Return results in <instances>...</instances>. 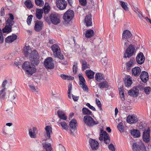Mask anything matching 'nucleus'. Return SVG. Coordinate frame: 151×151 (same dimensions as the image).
Segmentation results:
<instances>
[{"instance_id":"obj_1","label":"nucleus","mask_w":151,"mask_h":151,"mask_svg":"<svg viewBox=\"0 0 151 151\" xmlns=\"http://www.w3.org/2000/svg\"><path fill=\"white\" fill-rule=\"evenodd\" d=\"M32 64L31 62L26 61L23 64L22 66V69L25 70L30 75H32L36 71V68L31 66Z\"/></svg>"},{"instance_id":"obj_2","label":"nucleus","mask_w":151,"mask_h":151,"mask_svg":"<svg viewBox=\"0 0 151 151\" xmlns=\"http://www.w3.org/2000/svg\"><path fill=\"white\" fill-rule=\"evenodd\" d=\"M29 59L34 66L37 65L40 62L39 55L36 50H34L31 52L29 56Z\"/></svg>"},{"instance_id":"obj_3","label":"nucleus","mask_w":151,"mask_h":151,"mask_svg":"<svg viewBox=\"0 0 151 151\" xmlns=\"http://www.w3.org/2000/svg\"><path fill=\"white\" fill-rule=\"evenodd\" d=\"M51 49L55 57L61 60L63 59V55L61 53L60 48L58 45L56 44L53 45L51 46Z\"/></svg>"},{"instance_id":"obj_4","label":"nucleus","mask_w":151,"mask_h":151,"mask_svg":"<svg viewBox=\"0 0 151 151\" xmlns=\"http://www.w3.org/2000/svg\"><path fill=\"white\" fill-rule=\"evenodd\" d=\"M74 16V11L70 9L67 10L63 14V18L67 23L70 21Z\"/></svg>"},{"instance_id":"obj_5","label":"nucleus","mask_w":151,"mask_h":151,"mask_svg":"<svg viewBox=\"0 0 151 151\" xmlns=\"http://www.w3.org/2000/svg\"><path fill=\"white\" fill-rule=\"evenodd\" d=\"M99 139L101 141L103 140L104 142L106 144H109L110 142V139L108 134L106 131H104L103 130H101V134Z\"/></svg>"},{"instance_id":"obj_6","label":"nucleus","mask_w":151,"mask_h":151,"mask_svg":"<svg viewBox=\"0 0 151 151\" xmlns=\"http://www.w3.org/2000/svg\"><path fill=\"white\" fill-rule=\"evenodd\" d=\"M135 52L136 50L135 47L132 44H130L126 49L124 53V57L125 58H129L134 55Z\"/></svg>"},{"instance_id":"obj_7","label":"nucleus","mask_w":151,"mask_h":151,"mask_svg":"<svg viewBox=\"0 0 151 151\" xmlns=\"http://www.w3.org/2000/svg\"><path fill=\"white\" fill-rule=\"evenodd\" d=\"M45 68L48 69H51L54 68V64L52 58L49 57L45 60L43 63Z\"/></svg>"},{"instance_id":"obj_8","label":"nucleus","mask_w":151,"mask_h":151,"mask_svg":"<svg viewBox=\"0 0 151 151\" xmlns=\"http://www.w3.org/2000/svg\"><path fill=\"white\" fill-rule=\"evenodd\" d=\"M49 18L50 22L54 25H57L60 22V16L56 13L51 14L49 16Z\"/></svg>"},{"instance_id":"obj_9","label":"nucleus","mask_w":151,"mask_h":151,"mask_svg":"<svg viewBox=\"0 0 151 151\" xmlns=\"http://www.w3.org/2000/svg\"><path fill=\"white\" fill-rule=\"evenodd\" d=\"M83 120L85 123L89 126H92L97 124L93 119L89 115H86L83 117Z\"/></svg>"},{"instance_id":"obj_10","label":"nucleus","mask_w":151,"mask_h":151,"mask_svg":"<svg viewBox=\"0 0 151 151\" xmlns=\"http://www.w3.org/2000/svg\"><path fill=\"white\" fill-rule=\"evenodd\" d=\"M132 35L129 30L126 29L123 32L122 38V42H123L124 40L129 42L132 40Z\"/></svg>"},{"instance_id":"obj_11","label":"nucleus","mask_w":151,"mask_h":151,"mask_svg":"<svg viewBox=\"0 0 151 151\" xmlns=\"http://www.w3.org/2000/svg\"><path fill=\"white\" fill-rule=\"evenodd\" d=\"M150 129L149 127L147 130H145L143 132L142 135L143 139L146 143H149L150 140Z\"/></svg>"},{"instance_id":"obj_12","label":"nucleus","mask_w":151,"mask_h":151,"mask_svg":"<svg viewBox=\"0 0 151 151\" xmlns=\"http://www.w3.org/2000/svg\"><path fill=\"white\" fill-rule=\"evenodd\" d=\"M89 143L92 150L94 151H96L99 147L98 142L95 139L90 138Z\"/></svg>"},{"instance_id":"obj_13","label":"nucleus","mask_w":151,"mask_h":151,"mask_svg":"<svg viewBox=\"0 0 151 151\" xmlns=\"http://www.w3.org/2000/svg\"><path fill=\"white\" fill-rule=\"evenodd\" d=\"M56 5L60 10L64 9L67 6V2L65 0H56Z\"/></svg>"},{"instance_id":"obj_14","label":"nucleus","mask_w":151,"mask_h":151,"mask_svg":"<svg viewBox=\"0 0 151 151\" xmlns=\"http://www.w3.org/2000/svg\"><path fill=\"white\" fill-rule=\"evenodd\" d=\"M43 25L42 22L37 20L35 22L34 29L36 32H40L42 29Z\"/></svg>"},{"instance_id":"obj_15","label":"nucleus","mask_w":151,"mask_h":151,"mask_svg":"<svg viewBox=\"0 0 151 151\" xmlns=\"http://www.w3.org/2000/svg\"><path fill=\"white\" fill-rule=\"evenodd\" d=\"M6 25L2 29L3 32L4 33H9L12 31V26L14 24L6 22Z\"/></svg>"},{"instance_id":"obj_16","label":"nucleus","mask_w":151,"mask_h":151,"mask_svg":"<svg viewBox=\"0 0 151 151\" xmlns=\"http://www.w3.org/2000/svg\"><path fill=\"white\" fill-rule=\"evenodd\" d=\"M145 148V147L144 145L142 146L140 145L136 142H134L132 144V149L133 151H140L141 150Z\"/></svg>"},{"instance_id":"obj_17","label":"nucleus","mask_w":151,"mask_h":151,"mask_svg":"<svg viewBox=\"0 0 151 151\" xmlns=\"http://www.w3.org/2000/svg\"><path fill=\"white\" fill-rule=\"evenodd\" d=\"M145 59V57L143 53L142 52L139 53L136 57L137 62L140 65L144 63Z\"/></svg>"},{"instance_id":"obj_18","label":"nucleus","mask_w":151,"mask_h":151,"mask_svg":"<svg viewBox=\"0 0 151 151\" xmlns=\"http://www.w3.org/2000/svg\"><path fill=\"white\" fill-rule=\"evenodd\" d=\"M138 119L134 115H129L127 118V122L130 124L135 123L137 122Z\"/></svg>"},{"instance_id":"obj_19","label":"nucleus","mask_w":151,"mask_h":151,"mask_svg":"<svg viewBox=\"0 0 151 151\" xmlns=\"http://www.w3.org/2000/svg\"><path fill=\"white\" fill-rule=\"evenodd\" d=\"M149 76L147 72L145 71H142L140 75V78L141 81L145 83H146L149 79Z\"/></svg>"},{"instance_id":"obj_20","label":"nucleus","mask_w":151,"mask_h":151,"mask_svg":"<svg viewBox=\"0 0 151 151\" xmlns=\"http://www.w3.org/2000/svg\"><path fill=\"white\" fill-rule=\"evenodd\" d=\"M92 16L91 14L87 15L84 19L85 22L87 27H89L92 25Z\"/></svg>"},{"instance_id":"obj_21","label":"nucleus","mask_w":151,"mask_h":151,"mask_svg":"<svg viewBox=\"0 0 151 151\" xmlns=\"http://www.w3.org/2000/svg\"><path fill=\"white\" fill-rule=\"evenodd\" d=\"M139 90L136 88L134 89H131L129 91L128 93L131 96L134 97H137L139 94Z\"/></svg>"},{"instance_id":"obj_22","label":"nucleus","mask_w":151,"mask_h":151,"mask_svg":"<svg viewBox=\"0 0 151 151\" xmlns=\"http://www.w3.org/2000/svg\"><path fill=\"white\" fill-rule=\"evenodd\" d=\"M141 71V69L139 67H135L132 70V75L135 77H137L139 75Z\"/></svg>"},{"instance_id":"obj_23","label":"nucleus","mask_w":151,"mask_h":151,"mask_svg":"<svg viewBox=\"0 0 151 151\" xmlns=\"http://www.w3.org/2000/svg\"><path fill=\"white\" fill-rule=\"evenodd\" d=\"M17 38V35L13 34L12 35L9 36L7 37L5 39V42L9 43H11L16 40Z\"/></svg>"},{"instance_id":"obj_24","label":"nucleus","mask_w":151,"mask_h":151,"mask_svg":"<svg viewBox=\"0 0 151 151\" xmlns=\"http://www.w3.org/2000/svg\"><path fill=\"white\" fill-rule=\"evenodd\" d=\"M130 133L134 138H137L140 137V133L138 129H133L130 131Z\"/></svg>"},{"instance_id":"obj_25","label":"nucleus","mask_w":151,"mask_h":151,"mask_svg":"<svg viewBox=\"0 0 151 151\" xmlns=\"http://www.w3.org/2000/svg\"><path fill=\"white\" fill-rule=\"evenodd\" d=\"M77 122L75 119H72L69 123V125L71 128L74 131L76 129V126Z\"/></svg>"},{"instance_id":"obj_26","label":"nucleus","mask_w":151,"mask_h":151,"mask_svg":"<svg viewBox=\"0 0 151 151\" xmlns=\"http://www.w3.org/2000/svg\"><path fill=\"white\" fill-rule=\"evenodd\" d=\"M57 114L58 117L61 119L66 120L67 118L65 114L60 109H59L58 111Z\"/></svg>"},{"instance_id":"obj_27","label":"nucleus","mask_w":151,"mask_h":151,"mask_svg":"<svg viewBox=\"0 0 151 151\" xmlns=\"http://www.w3.org/2000/svg\"><path fill=\"white\" fill-rule=\"evenodd\" d=\"M98 84L99 88L101 89L104 88H108L109 86L108 82L106 81L101 82Z\"/></svg>"},{"instance_id":"obj_28","label":"nucleus","mask_w":151,"mask_h":151,"mask_svg":"<svg viewBox=\"0 0 151 151\" xmlns=\"http://www.w3.org/2000/svg\"><path fill=\"white\" fill-rule=\"evenodd\" d=\"M86 74L88 79H92L94 78L95 72L91 70H88L86 71Z\"/></svg>"},{"instance_id":"obj_29","label":"nucleus","mask_w":151,"mask_h":151,"mask_svg":"<svg viewBox=\"0 0 151 151\" xmlns=\"http://www.w3.org/2000/svg\"><path fill=\"white\" fill-rule=\"evenodd\" d=\"M43 13V10L41 9H37L35 14L36 16L39 19H40L42 17V14Z\"/></svg>"},{"instance_id":"obj_30","label":"nucleus","mask_w":151,"mask_h":151,"mask_svg":"<svg viewBox=\"0 0 151 151\" xmlns=\"http://www.w3.org/2000/svg\"><path fill=\"white\" fill-rule=\"evenodd\" d=\"M124 82L125 86L127 87L130 86L132 83L131 78L128 77L125 79Z\"/></svg>"},{"instance_id":"obj_31","label":"nucleus","mask_w":151,"mask_h":151,"mask_svg":"<svg viewBox=\"0 0 151 151\" xmlns=\"http://www.w3.org/2000/svg\"><path fill=\"white\" fill-rule=\"evenodd\" d=\"M94 34V32L93 30L88 29L86 31L85 36L87 38H90L93 36Z\"/></svg>"},{"instance_id":"obj_32","label":"nucleus","mask_w":151,"mask_h":151,"mask_svg":"<svg viewBox=\"0 0 151 151\" xmlns=\"http://www.w3.org/2000/svg\"><path fill=\"white\" fill-rule=\"evenodd\" d=\"M95 78L96 81H100L103 79H104V76L102 73H97L95 74Z\"/></svg>"},{"instance_id":"obj_33","label":"nucleus","mask_w":151,"mask_h":151,"mask_svg":"<svg viewBox=\"0 0 151 151\" xmlns=\"http://www.w3.org/2000/svg\"><path fill=\"white\" fill-rule=\"evenodd\" d=\"M46 132V135L48 138H50V134L52 133V128L49 126H46L45 128Z\"/></svg>"},{"instance_id":"obj_34","label":"nucleus","mask_w":151,"mask_h":151,"mask_svg":"<svg viewBox=\"0 0 151 151\" xmlns=\"http://www.w3.org/2000/svg\"><path fill=\"white\" fill-rule=\"evenodd\" d=\"M24 4L27 8L28 9H31L33 7V5L31 0H26L24 2Z\"/></svg>"},{"instance_id":"obj_35","label":"nucleus","mask_w":151,"mask_h":151,"mask_svg":"<svg viewBox=\"0 0 151 151\" xmlns=\"http://www.w3.org/2000/svg\"><path fill=\"white\" fill-rule=\"evenodd\" d=\"M43 146L46 150V151H51L52 148L50 144L48 142H46L43 144Z\"/></svg>"},{"instance_id":"obj_36","label":"nucleus","mask_w":151,"mask_h":151,"mask_svg":"<svg viewBox=\"0 0 151 151\" xmlns=\"http://www.w3.org/2000/svg\"><path fill=\"white\" fill-rule=\"evenodd\" d=\"M59 125H60L62 127L63 129H64L66 131L68 129V126L67 124L65 122H61L59 123Z\"/></svg>"},{"instance_id":"obj_37","label":"nucleus","mask_w":151,"mask_h":151,"mask_svg":"<svg viewBox=\"0 0 151 151\" xmlns=\"http://www.w3.org/2000/svg\"><path fill=\"white\" fill-rule=\"evenodd\" d=\"M120 5L122 7L125 11H128V8L127 6V3L124 1H119Z\"/></svg>"},{"instance_id":"obj_38","label":"nucleus","mask_w":151,"mask_h":151,"mask_svg":"<svg viewBox=\"0 0 151 151\" xmlns=\"http://www.w3.org/2000/svg\"><path fill=\"white\" fill-rule=\"evenodd\" d=\"M82 113L84 115H91L92 112L87 108L84 107L82 109Z\"/></svg>"},{"instance_id":"obj_39","label":"nucleus","mask_w":151,"mask_h":151,"mask_svg":"<svg viewBox=\"0 0 151 151\" xmlns=\"http://www.w3.org/2000/svg\"><path fill=\"white\" fill-rule=\"evenodd\" d=\"M9 17L7 20L6 22L14 24V18L13 15L12 14L9 13Z\"/></svg>"},{"instance_id":"obj_40","label":"nucleus","mask_w":151,"mask_h":151,"mask_svg":"<svg viewBox=\"0 0 151 151\" xmlns=\"http://www.w3.org/2000/svg\"><path fill=\"white\" fill-rule=\"evenodd\" d=\"M117 127L120 132H124V127L122 122H121L119 123L117 125Z\"/></svg>"},{"instance_id":"obj_41","label":"nucleus","mask_w":151,"mask_h":151,"mask_svg":"<svg viewBox=\"0 0 151 151\" xmlns=\"http://www.w3.org/2000/svg\"><path fill=\"white\" fill-rule=\"evenodd\" d=\"M79 84L80 85H81V84L83 83H85V80L82 73H80L79 74Z\"/></svg>"},{"instance_id":"obj_42","label":"nucleus","mask_w":151,"mask_h":151,"mask_svg":"<svg viewBox=\"0 0 151 151\" xmlns=\"http://www.w3.org/2000/svg\"><path fill=\"white\" fill-rule=\"evenodd\" d=\"M134 11L137 14L139 19H142V18L143 17V16L142 12H141L139 9L138 8H136L135 9Z\"/></svg>"},{"instance_id":"obj_43","label":"nucleus","mask_w":151,"mask_h":151,"mask_svg":"<svg viewBox=\"0 0 151 151\" xmlns=\"http://www.w3.org/2000/svg\"><path fill=\"white\" fill-rule=\"evenodd\" d=\"M46 4L45 5L44 7L43 8V12L45 14H47L50 10V7L48 4L46 6Z\"/></svg>"},{"instance_id":"obj_44","label":"nucleus","mask_w":151,"mask_h":151,"mask_svg":"<svg viewBox=\"0 0 151 151\" xmlns=\"http://www.w3.org/2000/svg\"><path fill=\"white\" fill-rule=\"evenodd\" d=\"M89 68V65L88 64L87 62L85 61H83L82 63V70H84L87 68Z\"/></svg>"},{"instance_id":"obj_45","label":"nucleus","mask_w":151,"mask_h":151,"mask_svg":"<svg viewBox=\"0 0 151 151\" xmlns=\"http://www.w3.org/2000/svg\"><path fill=\"white\" fill-rule=\"evenodd\" d=\"M29 135L31 138H35L36 137V134L35 132H32V129H29Z\"/></svg>"},{"instance_id":"obj_46","label":"nucleus","mask_w":151,"mask_h":151,"mask_svg":"<svg viewBox=\"0 0 151 151\" xmlns=\"http://www.w3.org/2000/svg\"><path fill=\"white\" fill-rule=\"evenodd\" d=\"M35 3L37 6L41 7L44 4V1L42 0H35Z\"/></svg>"},{"instance_id":"obj_47","label":"nucleus","mask_w":151,"mask_h":151,"mask_svg":"<svg viewBox=\"0 0 151 151\" xmlns=\"http://www.w3.org/2000/svg\"><path fill=\"white\" fill-rule=\"evenodd\" d=\"M72 85L71 83H70L68 86V97L69 98L71 99V90L72 89Z\"/></svg>"},{"instance_id":"obj_48","label":"nucleus","mask_w":151,"mask_h":151,"mask_svg":"<svg viewBox=\"0 0 151 151\" xmlns=\"http://www.w3.org/2000/svg\"><path fill=\"white\" fill-rule=\"evenodd\" d=\"M5 90L1 89L0 91V98L4 99L5 98L6 93L5 92Z\"/></svg>"},{"instance_id":"obj_49","label":"nucleus","mask_w":151,"mask_h":151,"mask_svg":"<svg viewBox=\"0 0 151 151\" xmlns=\"http://www.w3.org/2000/svg\"><path fill=\"white\" fill-rule=\"evenodd\" d=\"M77 69V63L76 62H75L74 63L73 65V72L74 74H76V73Z\"/></svg>"},{"instance_id":"obj_50","label":"nucleus","mask_w":151,"mask_h":151,"mask_svg":"<svg viewBox=\"0 0 151 151\" xmlns=\"http://www.w3.org/2000/svg\"><path fill=\"white\" fill-rule=\"evenodd\" d=\"M144 91L146 94H149L151 91V88L149 86L146 87L144 88Z\"/></svg>"},{"instance_id":"obj_51","label":"nucleus","mask_w":151,"mask_h":151,"mask_svg":"<svg viewBox=\"0 0 151 151\" xmlns=\"http://www.w3.org/2000/svg\"><path fill=\"white\" fill-rule=\"evenodd\" d=\"M96 104L98 106L100 110H101L102 109L101 108L102 105L100 101L98 99H96Z\"/></svg>"},{"instance_id":"obj_52","label":"nucleus","mask_w":151,"mask_h":151,"mask_svg":"<svg viewBox=\"0 0 151 151\" xmlns=\"http://www.w3.org/2000/svg\"><path fill=\"white\" fill-rule=\"evenodd\" d=\"M33 16L32 15H30L27 18V22L28 24L29 25L31 24V22L32 21Z\"/></svg>"},{"instance_id":"obj_53","label":"nucleus","mask_w":151,"mask_h":151,"mask_svg":"<svg viewBox=\"0 0 151 151\" xmlns=\"http://www.w3.org/2000/svg\"><path fill=\"white\" fill-rule=\"evenodd\" d=\"M101 61L102 64L104 65H105L108 62V60L106 57L102 58L101 60Z\"/></svg>"},{"instance_id":"obj_54","label":"nucleus","mask_w":151,"mask_h":151,"mask_svg":"<svg viewBox=\"0 0 151 151\" xmlns=\"http://www.w3.org/2000/svg\"><path fill=\"white\" fill-rule=\"evenodd\" d=\"M79 2L80 5L83 6H86L87 4L86 0H79Z\"/></svg>"},{"instance_id":"obj_55","label":"nucleus","mask_w":151,"mask_h":151,"mask_svg":"<svg viewBox=\"0 0 151 151\" xmlns=\"http://www.w3.org/2000/svg\"><path fill=\"white\" fill-rule=\"evenodd\" d=\"M81 87L83 88V90L87 92L88 91V88L87 86L85 84V83H83L81 84Z\"/></svg>"},{"instance_id":"obj_56","label":"nucleus","mask_w":151,"mask_h":151,"mask_svg":"<svg viewBox=\"0 0 151 151\" xmlns=\"http://www.w3.org/2000/svg\"><path fill=\"white\" fill-rule=\"evenodd\" d=\"M146 124L144 123L143 124V122H141L139 124V128L140 129H142L144 131L145 130V127L146 126Z\"/></svg>"},{"instance_id":"obj_57","label":"nucleus","mask_w":151,"mask_h":151,"mask_svg":"<svg viewBox=\"0 0 151 151\" xmlns=\"http://www.w3.org/2000/svg\"><path fill=\"white\" fill-rule=\"evenodd\" d=\"M108 148L111 151H115V148L113 144L112 143L110 144L109 145Z\"/></svg>"},{"instance_id":"obj_58","label":"nucleus","mask_w":151,"mask_h":151,"mask_svg":"<svg viewBox=\"0 0 151 151\" xmlns=\"http://www.w3.org/2000/svg\"><path fill=\"white\" fill-rule=\"evenodd\" d=\"M7 83V81L6 80H5L3 81L1 85V87L2 88L1 89H5V86L6 85Z\"/></svg>"},{"instance_id":"obj_59","label":"nucleus","mask_w":151,"mask_h":151,"mask_svg":"<svg viewBox=\"0 0 151 151\" xmlns=\"http://www.w3.org/2000/svg\"><path fill=\"white\" fill-rule=\"evenodd\" d=\"M86 106L88 107L91 110L95 111H96L95 108L93 106L90 105L89 103H87L86 104Z\"/></svg>"},{"instance_id":"obj_60","label":"nucleus","mask_w":151,"mask_h":151,"mask_svg":"<svg viewBox=\"0 0 151 151\" xmlns=\"http://www.w3.org/2000/svg\"><path fill=\"white\" fill-rule=\"evenodd\" d=\"M133 61L130 60L127 63V66H128L129 67H131L133 66Z\"/></svg>"},{"instance_id":"obj_61","label":"nucleus","mask_w":151,"mask_h":151,"mask_svg":"<svg viewBox=\"0 0 151 151\" xmlns=\"http://www.w3.org/2000/svg\"><path fill=\"white\" fill-rule=\"evenodd\" d=\"M72 96L73 99L75 101H77L79 98L78 96H76L73 94H72Z\"/></svg>"},{"instance_id":"obj_62","label":"nucleus","mask_w":151,"mask_h":151,"mask_svg":"<svg viewBox=\"0 0 151 151\" xmlns=\"http://www.w3.org/2000/svg\"><path fill=\"white\" fill-rule=\"evenodd\" d=\"M59 151H65V150L64 147L62 145H59Z\"/></svg>"},{"instance_id":"obj_63","label":"nucleus","mask_w":151,"mask_h":151,"mask_svg":"<svg viewBox=\"0 0 151 151\" xmlns=\"http://www.w3.org/2000/svg\"><path fill=\"white\" fill-rule=\"evenodd\" d=\"M5 14L4 11V9L2 8L1 11V16H4Z\"/></svg>"},{"instance_id":"obj_64","label":"nucleus","mask_w":151,"mask_h":151,"mask_svg":"<svg viewBox=\"0 0 151 151\" xmlns=\"http://www.w3.org/2000/svg\"><path fill=\"white\" fill-rule=\"evenodd\" d=\"M67 79L68 80H72L74 79V78L70 76H67Z\"/></svg>"}]
</instances>
